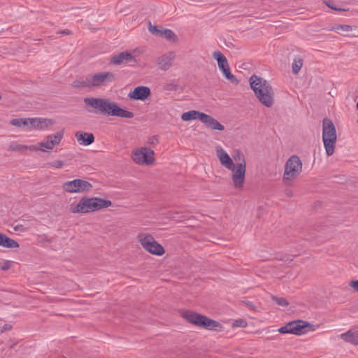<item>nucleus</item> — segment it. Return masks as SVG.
I'll list each match as a JSON object with an SVG mask.
<instances>
[{
    "label": "nucleus",
    "instance_id": "f257e3e1",
    "mask_svg": "<svg viewBox=\"0 0 358 358\" xmlns=\"http://www.w3.org/2000/svg\"><path fill=\"white\" fill-rule=\"evenodd\" d=\"M216 156L220 163L225 169L231 172V180L235 189L241 190L243 188L245 180L246 160L242 151L236 150L232 156L224 150L220 145L215 148Z\"/></svg>",
    "mask_w": 358,
    "mask_h": 358
},
{
    "label": "nucleus",
    "instance_id": "f03ea898",
    "mask_svg": "<svg viewBox=\"0 0 358 358\" xmlns=\"http://www.w3.org/2000/svg\"><path fill=\"white\" fill-rule=\"evenodd\" d=\"M84 102L104 115L128 119L134 117L132 112L120 108L116 103L108 99L87 97L84 99Z\"/></svg>",
    "mask_w": 358,
    "mask_h": 358
},
{
    "label": "nucleus",
    "instance_id": "7ed1b4c3",
    "mask_svg": "<svg viewBox=\"0 0 358 358\" xmlns=\"http://www.w3.org/2000/svg\"><path fill=\"white\" fill-rule=\"evenodd\" d=\"M249 81L259 102L267 108L272 107L274 103V92L268 81L256 75H252Z\"/></svg>",
    "mask_w": 358,
    "mask_h": 358
},
{
    "label": "nucleus",
    "instance_id": "20e7f679",
    "mask_svg": "<svg viewBox=\"0 0 358 358\" xmlns=\"http://www.w3.org/2000/svg\"><path fill=\"white\" fill-rule=\"evenodd\" d=\"M112 204L109 200L98 197H83L79 202H72L69 205V210L72 213H87L105 208Z\"/></svg>",
    "mask_w": 358,
    "mask_h": 358
},
{
    "label": "nucleus",
    "instance_id": "39448f33",
    "mask_svg": "<svg viewBox=\"0 0 358 358\" xmlns=\"http://www.w3.org/2000/svg\"><path fill=\"white\" fill-rule=\"evenodd\" d=\"M322 127V141L325 151L328 156H331L334 153L337 140L336 127L328 118L323 120Z\"/></svg>",
    "mask_w": 358,
    "mask_h": 358
},
{
    "label": "nucleus",
    "instance_id": "423d86ee",
    "mask_svg": "<svg viewBox=\"0 0 358 358\" xmlns=\"http://www.w3.org/2000/svg\"><path fill=\"white\" fill-rule=\"evenodd\" d=\"M182 317L189 322L199 327L215 331H221L222 329V326L219 322L193 311L187 310L184 312Z\"/></svg>",
    "mask_w": 358,
    "mask_h": 358
},
{
    "label": "nucleus",
    "instance_id": "0eeeda50",
    "mask_svg": "<svg viewBox=\"0 0 358 358\" xmlns=\"http://www.w3.org/2000/svg\"><path fill=\"white\" fill-rule=\"evenodd\" d=\"M115 74L111 72H101L88 76L81 82L83 87H94L108 85L115 80Z\"/></svg>",
    "mask_w": 358,
    "mask_h": 358
},
{
    "label": "nucleus",
    "instance_id": "6e6552de",
    "mask_svg": "<svg viewBox=\"0 0 358 358\" xmlns=\"http://www.w3.org/2000/svg\"><path fill=\"white\" fill-rule=\"evenodd\" d=\"M302 162L297 155L291 156L285 163L283 180H292L302 172Z\"/></svg>",
    "mask_w": 358,
    "mask_h": 358
},
{
    "label": "nucleus",
    "instance_id": "1a4fd4ad",
    "mask_svg": "<svg viewBox=\"0 0 358 358\" xmlns=\"http://www.w3.org/2000/svg\"><path fill=\"white\" fill-rule=\"evenodd\" d=\"M137 238L142 247L148 252L158 256L164 254V248L155 240L152 235L140 233L138 234Z\"/></svg>",
    "mask_w": 358,
    "mask_h": 358
},
{
    "label": "nucleus",
    "instance_id": "9d476101",
    "mask_svg": "<svg viewBox=\"0 0 358 358\" xmlns=\"http://www.w3.org/2000/svg\"><path fill=\"white\" fill-rule=\"evenodd\" d=\"M154 151L147 147H142L133 151L131 158L133 161L139 165H150L153 164Z\"/></svg>",
    "mask_w": 358,
    "mask_h": 358
},
{
    "label": "nucleus",
    "instance_id": "9b49d317",
    "mask_svg": "<svg viewBox=\"0 0 358 358\" xmlns=\"http://www.w3.org/2000/svg\"><path fill=\"white\" fill-rule=\"evenodd\" d=\"M213 57L217 61L219 69L223 76L231 83H238L236 78L231 73L226 57L219 50L213 52Z\"/></svg>",
    "mask_w": 358,
    "mask_h": 358
},
{
    "label": "nucleus",
    "instance_id": "f8f14e48",
    "mask_svg": "<svg viewBox=\"0 0 358 358\" xmlns=\"http://www.w3.org/2000/svg\"><path fill=\"white\" fill-rule=\"evenodd\" d=\"M62 187L65 192L69 193H80L90 192L92 185L88 181L75 179L64 182Z\"/></svg>",
    "mask_w": 358,
    "mask_h": 358
},
{
    "label": "nucleus",
    "instance_id": "ddd939ff",
    "mask_svg": "<svg viewBox=\"0 0 358 358\" xmlns=\"http://www.w3.org/2000/svg\"><path fill=\"white\" fill-rule=\"evenodd\" d=\"M63 131H59L54 134L48 135L43 141L39 143L40 150L46 152L52 150L55 145L59 144L63 138Z\"/></svg>",
    "mask_w": 358,
    "mask_h": 358
},
{
    "label": "nucleus",
    "instance_id": "4468645a",
    "mask_svg": "<svg viewBox=\"0 0 358 358\" xmlns=\"http://www.w3.org/2000/svg\"><path fill=\"white\" fill-rule=\"evenodd\" d=\"M175 57V52L171 51L167 52L158 57L156 59V63L158 68L162 71L169 70L171 67Z\"/></svg>",
    "mask_w": 358,
    "mask_h": 358
},
{
    "label": "nucleus",
    "instance_id": "2eb2a0df",
    "mask_svg": "<svg viewBox=\"0 0 358 358\" xmlns=\"http://www.w3.org/2000/svg\"><path fill=\"white\" fill-rule=\"evenodd\" d=\"M151 94L150 89L146 86H138L131 91L128 97L132 100L145 101Z\"/></svg>",
    "mask_w": 358,
    "mask_h": 358
},
{
    "label": "nucleus",
    "instance_id": "dca6fc26",
    "mask_svg": "<svg viewBox=\"0 0 358 358\" xmlns=\"http://www.w3.org/2000/svg\"><path fill=\"white\" fill-rule=\"evenodd\" d=\"M134 57L129 52L125 51L113 55L110 59V63L115 65L122 64H129L134 66Z\"/></svg>",
    "mask_w": 358,
    "mask_h": 358
},
{
    "label": "nucleus",
    "instance_id": "f3484780",
    "mask_svg": "<svg viewBox=\"0 0 358 358\" xmlns=\"http://www.w3.org/2000/svg\"><path fill=\"white\" fill-rule=\"evenodd\" d=\"M201 122L206 127L213 130L223 131L224 129V127L215 118L204 113H203L201 117Z\"/></svg>",
    "mask_w": 358,
    "mask_h": 358
},
{
    "label": "nucleus",
    "instance_id": "a211bd4d",
    "mask_svg": "<svg viewBox=\"0 0 358 358\" xmlns=\"http://www.w3.org/2000/svg\"><path fill=\"white\" fill-rule=\"evenodd\" d=\"M31 124H30V129H35L39 130H44L48 129L53 125L54 122L50 119L45 118H31Z\"/></svg>",
    "mask_w": 358,
    "mask_h": 358
},
{
    "label": "nucleus",
    "instance_id": "6ab92c4d",
    "mask_svg": "<svg viewBox=\"0 0 358 358\" xmlns=\"http://www.w3.org/2000/svg\"><path fill=\"white\" fill-rule=\"evenodd\" d=\"M339 337L346 343L358 345V330L357 329H350L341 334Z\"/></svg>",
    "mask_w": 358,
    "mask_h": 358
},
{
    "label": "nucleus",
    "instance_id": "aec40b11",
    "mask_svg": "<svg viewBox=\"0 0 358 358\" xmlns=\"http://www.w3.org/2000/svg\"><path fill=\"white\" fill-rule=\"evenodd\" d=\"M76 138L78 143L81 145H90L94 141V136L92 133L77 132Z\"/></svg>",
    "mask_w": 358,
    "mask_h": 358
},
{
    "label": "nucleus",
    "instance_id": "412c9836",
    "mask_svg": "<svg viewBox=\"0 0 358 358\" xmlns=\"http://www.w3.org/2000/svg\"><path fill=\"white\" fill-rule=\"evenodd\" d=\"M290 325L292 326V334L296 335H301L306 333V328L310 327L308 322L301 320L291 322Z\"/></svg>",
    "mask_w": 358,
    "mask_h": 358
},
{
    "label": "nucleus",
    "instance_id": "4be33fe9",
    "mask_svg": "<svg viewBox=\"0 0 358 358\" xmlns=\"http://www.w3.org/2000/svg\"><path fill=\"white\" fill-rule=\"evenodd\" d=\"M0 245L7 248H15L19 247V244L15 240L2 234H0Z\"/></svg>",
    "mask_w": 358,
    "mask_h": 358
},
{
    "label": "nucleus",
    "instance_id": "5701e85b",
    "mask_svg": "<svg viewBox=\"0 0 358 358\" xmlns=\"http://www.w3.org/2000/svg\"><path fill=\"white\" fill-rule=\"evenodd\" d=\"M202 114V112L192 110L182 113L181 115V119L185 122L194 120H199L201 121V117Z\"/></svg>",
    "mask_w": 358,
    "mask_h": 358
},
{
    "label": "nucleus",
    "instance_id": "b1692460",
    "mask_svg": "<svg viewBox=\"0 0 358 358\" xmlns=\"http://www.w3.org/2000/svg\"><path fill=\"white\" fill-rule=\"evenodd\" d=\"M10 124L13 126L18 127H27L30 129V124H31V118H20V119H13L10 121Z\"/></svg>",
    "mask_w": 358,
    "mask_h": 358
},
{
    "label": "nucleus",
    "instance_id": "393cba45",
    "mask_svg": "<svg viewBox=\"0 0 358 358\" xmlns=\"http://www.w3.org/2000/svg\"><path fill=\"white\" fill-rule=\"evenodd\" d=\"M162 37H164L166 40L172 41L173 42L178 40V37L176 34L171 29H163Z\"/></svg>",
    "mask_w": 358,
    "mask_h": 358
},
{
    "label": "nucleus",
    "instance_id": "a878e982",
    "mask_svg": "<svg viewBox=\"0 0 358 358\" xmlns=\"http://www.w3.org/2000/svg\"><path fill=\"white\" fill-rule=\"evenodd\" d=\"M303 66V60L300 58L294 59L292 63V71L294 73L297 74Z\"/></svg>",
    "mask_w": 358,
    "mask_h": 358
},
{
    "label": "nucleus",
    "instance_id": "bb28decb",
    "mask_svg": "<svg viewBox=\"0 0 358 358\" xmlns=\"http://www.w3.org/2000/svg\"><path fill=\"white\" fill-rule=\"evenodd\" d=\"M148 30L152 34L159 36H162L163 31V29L157 26L152 25L151 23L149 24Z\"/></svg>",
    "mask_w": 358,
    "mask_h": 358
},
{
    "label": "nucleus",
    "instance_id": "cd10ccee",
    "mask_svg": "<svg viewBox=\"0 0 358 358\" xmlns=\"http://www.w3.org/2000/svg\"><path fill=\"white\" fill-rule=\"evenodd\" d=\"M130 54L134 57V64H136L137 62L136 58L141 55L144 52V49L141 48H137L131 50V52H129Z\"/></svg>",
    "mask_w": 358,
    "mask_h": 358
},
{
    "label": "nucleus",
    "instance_id": "c85d7f7f",
    "mask_svg": "<svg viewBox=\"0 0 358 358\" xmlns=\"http://www.w3.org/2000/svg\"><path fill=\"white\" fill-rule=\"evenodd\" d=\"M272 299L276 303H278L280 306H286L289 304L288 301L285 298L273 296Z\"/></svg>",
    "mask_w": 358,
    "mask_h": 358
},
{
    "label": "nucleus",
    "instance_id": "c756f323",
    "mask_svg": "<svg viewBox=\"0 0 358 358\" xmlns=\"http://www.w3.org/2000/svg\"><path fill=\"white\" fill-rule=\"evenodd\" d=\"M335 29L337 31V32L339 31H344V32H349L352 30V27L347 24H343V25H338L336 27H335Z\"/></svg>",
    "mask_w": 358,
    "mask_h": 358
},
{
    "label": "nucleus",
    "instance_id": "7c9ffc66",
    "mask_svg": "<svg viewBox=\"0 0 358 358\" xmlns=\"http://www.w3.org/2000/svg\"><path fill=\"white\" fill-rule=\"evenodd\" d=\"M247 326V322L243 320H236L233 324V327H245Z\"/></svg>",
    "mask_w": 358,
    "mask_h": 358
},
{
    "label": "nucleus",
    "instance_id": "2f4dec72",
    "mask_svg": "<svg viewBox=\"0 0 358 358\" xmlns=\"http://www.w3.org/2000/svg\"><path fill=\"white\" fill-rule=\"evenodd\" d=\"M49 165L52 168L62 169L64 166V162L61 160H56L49 163Z\"/></svg>",
    "mask_w": 358,
    "mask_h": 358
},
{
    "label": "nucleus",
    "instance_id": "473e14b6",
    "mask_svg": "<svg viewBox=\"0 0 358 358\" xmlns=\"http://www.w3.org/2000/svg\"><path fill=\"white\" fill-rule=\"evenodd\" d=\"M10 148L13 150L23 151L24 150V145H20L17 143H12L10 145Z\"/></svg>",
    "mask_w": 358,
    "mask_h": 358
},
{
    "label": "nucleus",
    "instance_id": "72a5a7b5",
    "mask_svg": "<svg viewBox=\"0 0 358 358\" xmlns=\"http://www.w3.org/2000/svg\"><path fill=\"white\" fill-rule=\"evenodd\" d=\"M292 326L290 325V323L288 324L287 326L282 327L279 329V331L282 334H292Z\"/></svg>",
    "mask_w": 358,
    "mask_h": 358
},
{
    "label": "nucleus",
    "instance_id": "f704fd0d",
    "mask_svg": "<svg viewBox=\"0 0 358 358\" xmlns=\"http://www.w3.org/2000/svg\"><path fill=\"white\" fill-rule=\"evenodd\" d=\"M24 150H29L31 151H37V150H40L39 143L38 145H24Z\"/></svg>",
    "mask_w": 358,
    "mask_h": 358
},
{
    "label": "nucleus",
    "instance_id": "c9c22d12",
    "mask_svg": "<svg viewBox=\"0 0 358 358\" xmlns=\"http://www.w3.org/2000/svg\"><path fill=\"white\" fill-rule=\"evenodd\" d=\"M349 286L355 292H358V280H354L350 282Z\"/></svg>",
    "mask_w": 358,
    "mask_h": 358
},
{
    "label": "nucleus",
    "instance_id": "e433bc0d",
    "mask_svg": "<svg viewBox=\"0 0 358 358\" xmlns=\"http://www.w3.org/2000/svg\"><path fill=\"white\" fill-rule=\"evenodd\" d=\"M326 5L333 9V10H344V9H341V8H336L334 5V3L332 2V1L331 0H328L326 1Z\"/></svg>",
    "mask_w": 358,
    "mask_h": 358
},
{
    "label": "nucleus",
    "instance_id": "4c0bfd02",
    "mask_svg": "<svg viewBox=\"0 0 358 358\" xmlns=\"http://www.w3.org/2000/svg\"><path fill=\"white\" fill-rule=\"evenodd\" d=\"M11 262L10 261H6L4 262L2 265L1 266V268L3 271L8 270L11 266Z\"/></svg>",
    "mask_w": 358,
    "mask_h": 358
},
{
    "label": "nucleus",
    "instance_id": "58836bf2",
    "mask_svg": "<svg viewBox=\"0 0 358 358\" xmlns=\"http://www.w3.org/2000/svg\"><path fill=\"white\" fill-rule=\"evenodd\" d=\"M59 34H70L71 32L70 30L69 29H66V30H64L62 31H60L59 32Z\"/></svg>",
    "mask_w": 358,
    "mask_h": 358
},
{
    "label": "nucleus",
    "instance_id": "ea45409f",
    "mask_svg": "<svg viewBox=\"0 0 358 358\" xmlns=\"http://www.w3.org/2000/svg\"><path fill=\"white\" fill-rule=\"evenodd\" d=\"M15 345V343L10 344V348H13Z\"/></svg>",
    "mask_w": 358,
    "mask_h": 358
},
{
    "label": "nucleus",
    "instance_id": "a19ab883",
    "mask_svg": "<svg viewBox=\"0 0 358 358\" xmlns=\"http://www.w3.org/2000/svg\"><path fill=\"white\" fill-rule=\"evenodd\" d=\"M154 140L157 141V139H156V138H153V140H152V141H151V143H154Z\"/></svg>",
    "mask_w": 358,
    "mask_h": 358
},
{
    "label": "nucleus",
    "instance_id": "79ce46f5",
    "mask_svg": "<svg viewBox=\"0 0 358 358\" xmlns=\"http://www.w3.org/2000/svg\"><path fill=\"white\" fill-rule=\"evenodd\" d=\"M357 123H358V120H357Z\"/></svg>",
    "mask_w": 358,
    "mask_h": 358
}]
</instances>
